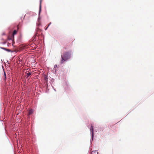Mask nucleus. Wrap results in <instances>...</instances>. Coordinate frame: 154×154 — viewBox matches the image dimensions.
I'll return each mask as SVG.
<instances>
[{"label": "nucleus", "mask_w": 154, "mask_h": 154, "mask_svg": "<svg viewBox=\"0 0 154 154\" xmlns=\"http://www.w3.org/2000/svg\"><path fill=\"white\" fill-rule=\"evenodd\" d=\"M71 54L68 52L63 53L61 56L62 60L61 61V63L62 64L64 61L69 59L70 56Z\"/></svg>", "instance_id": "nucleus-1"}, {"label": "nucleus", "mask_w": 154, "mask_h": 154, "mask_svg": "<svg viewBox=\"0 0 154 154\" xmlns=\"http://www.w3.org/2000/svg\"><path fill=\"white\" fill-rule=\"evenodd\" d=\"M26 77H28L30 75H31V73L29 71H27L26 72Z\"/></svg>", "instance_id": "nucleus-2"}, {"label": "nucleus", "mask_w": 154, "mask_h": 154, "mask_svg": "<svg viewBox=\"0 0 154 154\" xmlns=\"http://www.w3.org/2000/svg\"><path fill=\"white\" fill-rule=\"evenodd\" d=\"M91 131L92 134V137L93 138V137L94 136V128L93 126H91Z\"/></svg>", "instance_id": "nucleus-3"}, {"label": "nucleus", "mask_w": 154, "mask_h": 154, "mask_svg": "<svg viewBox=\"0 0 154 154\" xmlns=\"http://www.w3.org/2000/svg\"><path fill=\"white\" fill-rule=\"evenodd\" d=\"M3 76L4 77V81L6 80V73L4 71V76Z\"/></svg>", "instance_id": "nucleus-4"}, {"label": "nucleus", "mask_w": 154, "mask_h": 154, "mask_svg": "<svg viewBox=\"0 0 154 154\" xmlns=\"http://www.w3.org/2000/svg\"><path fill=\"white\" fill-rule=\"evenodd\" d=\"M33 112V110L32 109H31L29 110V112L28 115H30L31 114H32Z\"/></svg>", "instance_id": "nucleus-5"}, {"label": "nucleus", "mask_w": 154, "mask_h": 154, "mask_svg": "<svg viewBox=\"0 0 154 154\" xmlns=\"http://www.w3.org/2000/svg\"><path fill=\"white\" fill-rule=\"evenodd\" d=\"M42 0H40V6H39V12H40V11L41 10V3Z\"/></svg>", "instance_id": "nucleus-6"}, {"label": "nucleus", "mask_w": 154, "mask_h": 154, "mask_svg": "<svg viewBox=\"0 0 154 154\" xmlns=\"http://www.w3.org/2000/svg\"><path fill=\"white\" fill-rule=\"evenodd\" d=\"M1 48H2V49H4V50H6V51H10V50L9 49H6L5 48H2V47H1Z\"/></svg>", "instance_id": "nucleus-7"}, {"label": "nucleus", "mask_w": 154, "mask_h": 154, "mask_svg": "<svg viewBox=\"0 0 154 154\" xmlns=\"http://www.w3.org/2000/svg\"><path fill=\"white\" fill-rule=\"evenodd\" d=\"M17 32V31L16 30H14L13 32V35L16 34Z\"/></svg>", "instance_id": "nucleus-8"}, {"label": "nucleus", "mask_w": 154, "mask_h": 154, "mask_svg": "<svg viewBox=\"0 0 154 154\" xmlns=\"http://www.w3.org/2000/svg\"><path fill=\"white\" fill-rule=\"evenodd\" d=\"M51 24V23H49L48 25V26H47V27L45 28V30H46L47 29V28H48V27H49V26Z\"/></svg>", "instance_id": "nucleus-9"}, {"label": "nucleus", "mask_w": 154, "mask_h": 154, "mask_svg": "<svg viewBox=\"0 0 154 154\" xmlns=\"http://www.w3.org/2000/svg\"><path fill=\"white\" fill-rule=\"evenodd\" d=\"M57 67V65H55L54 66V68H56Z\"/></svg>", "instance_id": "nucleus-10"}, {"label": "nucleus", "mask_w": 154, "mask_h": 154, "mask_svg": "<svg viewBox=\"0 0 154 154\" xmlns=\"http://www.w3.org/2000/svg\"><path fill=\"white\" fill-rule=\"evenodd\" d=\"M12 45H13V44L14 43V41L13 40H12Z\"/></svg>", "instance_id": "nucleus-11"}, {"label": "nucleus", "mask_w": 154, "mask_h": 154, "mask_svg": "<svg viewBox=\"0 0 154 154\" xmlns=\"http://www.w3.org/2000/svg\"><path fill=\"white\" fill-rule=\"evenodd\" d=\"M6 43V42H4V44H5V43Z\"/></svg>", "instance_id": "nucleus-12"}, {"label": "nucleus", "mask_w": 154, "mask_h": 154, "mask_svg": "<svg viewBox=\"0 0 154 154\" xmlns=\"http://www.w3.org/2000/svg\"><path fill=\"white\" fill-rule=\"evenodd\" d=\"M8 39L11 40V39H10V38H8Z\"/></svg>", "instance_id": "nucleus-13"}]
</instances>
